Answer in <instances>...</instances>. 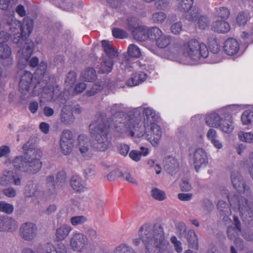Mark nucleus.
<instances>
[{"label": "nucleus", "mask_w": 253, "mask_h": 253, "mask_svg": "<svg viewBox=\"0 0 253 253\" xmlns=\"http://www.w3.org/2000/svg\"><path fill=\"white\" fill-rule=\"evenodd\" d=\"M138 233L139 238L133 239L132 243L136 247L141 241L146 253H173L160 223L153 225L144 224L140 227Z\"/></svg>", "instance_id": "f257e3e1"}, {"label": "nucleus", "mask_w": 253, "mask_h": 253, "mask_svg": "<svg viewBox=\"0 0 253 253\" xmlns=\"http://www.w3.org/2000/svg\"><path fill=\"white\" fill-rule=\"evenodd\" d=\"M107 111L112 114L111 118L108 120L104 114L98 115L97 118L103 116L110 123V125L113 122L115 130L122 134L137 137L143 135L145 128L142 125L139 126L140 117L135 116L133 114L125 115L124 112L121 111L120 105L117 104L108 108Z\"/></svg>", "instance_id": "f03ea898"}, {"label": "nucleus", "mask_w": 253, "mask_h": 253, "mask_svg": "<svg viewBox=\"0 0 253 253\" xmlns=\"http://www.w3.org/2000/svg\"><path fill=\"white\" fill-rule=\"evenodd\" d=\"M4 19V22L9 26V30L14 36L13 42L23 50L25 48L27 58L29 57L33 51L34 42L28 38L31 33L33 28V22L31 19H25L22 24L19 21L14 19L13 11L6 12Z\"/></svg>", "instance_id": "7ed1b4c3"}, {"label": "nucleus", "mask_w": 253, "mask_h": 253, "mask_svg": "<svg viewBox=\"0 0 253 253\" xmlns=\"http://www.w3.org/2000/svg\"><path fill=\"white\" fill-rule=\"evenodd\" d=\"M26 152L23 156L15 157L11 161L14 168L18 171L28 174H36L42 168L40 158L42 152L38 149H33L32 143L28 141L23 146Z\"/></svg>", "instance_id": "20e7f679"}, {"label": "nucleus", "mask_w": 253, "mask_h": 253, "mask_svg": "<svg viewBox=\"0 0 253 253\" xmlns=\"http://www.w3.org/2000/svg\"><path fill=\"white\" fill-rule=\"evenodd\" d=\"M89 132L93 139L92 147L100 152L106 151L111 145L109 139L110 123L103 116L97 118L89 126Z\"/></svg>", "instance_id": "39448f33"}, {"label": "nucleus", "mask_w": 253, "mask_h": 253, "mask_svg": "<svg viewBox=\"0 0 253 253\" xmlns=\"http://www.w3.org/2000/svg\"><path fill=\"white\" fill-rule=\"evenodd\" d=\"M229 203L234 211H239L243 221H253V205L243 196L231 193L227 195Z\"/></svg>", "instance_id": "423d86ee"}, {"label": "nucleus", "mask_w": 253, "mask_h": 253, "mask_svg": "<svg viewBox=\"0 0 253 253\" xmlns=\"http://www.w3.org/2000/svg\"><path fill=\"white\" fill-rule=\"evenodd\" d=\"M243 106L242 105L233 104L220 109L219 112L222 118L217 128L224 133H232L234 130L235 126L231 112L234 110H240L243 108Z\"/></svg>", "instance_id": "0eeeda50"}, {"label": "nucleus", "mask_w": 253, "mask_h": 253, "mask_svg": "<svg viewBox=\"0 0 253 253\" xmlns=\"http://www.w3.org/2000/svg\"><path fill=\"white\" fill-rule=\"evenodd\" d=\"M209 55V50L206 44L199 39L191 40V65L203 63Z\"/></svg>", "instance_id": "6e6552de"}, {"label": "nucleus", "mask_w": 253, "mask_h": 253, "mask_svg": "<svg viewBox=\"0 0 253 253\" xmlns=\"http://www.w3.org/2000/svg\"><path fill=\"white\" fill-rule=\"evenodd\" d=\"M127 28L131 31L133 38L139 41H144L148 39V29L131 19L128 20Z\"/></svg>", "instance_id": "1a4fd4ad"}, {"label": "nucleus", "mask_w": 253, "mask_h": 253, "mask_svg": "<svg viewBox=\"0 0 253 253\" xmlns=\"http://www.w3.org/2000/svg\"><path fill=\"white\" fill-rule=\"evenodd\" d=\"M75 136L69 129L64 130L60 137V149L65 155L69 154L72 151L75 142Z\"/></svg>", "instance_id": "9d476101"}, {"label": "nucleus", "mask_w": 253, "mask_h": 253, "mask_svg": "<svg viewBox=\"0 0 253 253\" xmlns=\"http://www.w3.org/2000/svg\"><path fill=\"white\" fill-rule=\"evenodd\" d=\"M142 125L145 127L144 125L141 123H139V126ZM145 128V127H144ZM150 133L145 134V130L142 136H145V138L147 139L154 146H156L158 145L159 141L161 138L162 131L161 128L159 126L156 124H151V130L149 131ZM142 137V136H141Z\"/></svg>", "instance_id": "9b49d317"}, {"label": "nucleus", "mask_w": 253, "mask_h": 253, "mask_svg": "<svg viewBox=\"0 0 253 253\" xmlns=\"http://www.w3.org/2000/svg\"><path fill=\"white\" fill-rule=\"evenodd\" d=\"M233 224L235 227H230L228 229V236L230 239L235 240V244L237 248L242 250V247H240L242 243V240L238 238L239 233L241 232L240 222L238 217L235 215L234 216Z\"/></svg>", "instance_id": "f8f14e48"}, {"label": "nucleus", "mask_w": 253, "mask_h": 253, "mask_svg": "<svg viewBox=\"0 0 253 253\" xmlns=\"http://www.w3.org/2000/svg\"><path fill=\"white\" fill-rule=\"evenodd\" d=\"M37 228L36 226L31 222H26L21 225L19 233L20 236L26 241H31L37 235Z\"/></svg>", "instance_id": "ddd939ff"}, {"label": "nucleus", "mask_w": 253, "mask_h": 253, "mask_svg": "<svg viewBox=\"0 0 253 253\" xmlns=\"http://www.w3.org/2000/svg\"><path fill=\"white\" fill-rule=\"evenodd\" d=\"M193 161L195 169L198 172L200 169L205 168L208 163L207 153L202 148L197 149L194 153Z\"/></svg>", "instance_id": "4468645a"}, {"label": "nucleus", "mask_w": 253, "mask_h": 253, "mask_svg": "<svg viewBox=\"0 0 253 253\" xmlns=\"http://www.w3.org/2000/svg\"><path fill=\"white\" fill-rule=\"evenodd\" d=\"M200 10L191 6V22H196V25L201 29H205L209 23V18L205 15H200Z\"/></svg>", "instance_id": "2eb2a0df"}, {"label": "nucleus", "mask_w": 253, "mask_h": 253, "mask_svg": "<svg viewBox=\"0 0 253 253\" xmlns=\"http://www.w3.org/2000/svg\"><path fill=\"white\" fill-rule=\"evenodd\" d=\"M87 243V238L81 233H74L70 240L71 247L76 252H81Z\"/></svg>", "instance_id": "dca6fc26"}, {"label": "nucleus", "mask_w": 253, "mask_h": 253, "mask_svg": "<svg viewBox=\"0 0 253 253\" xmlns=\"http://www.w3.org/2000/svg\"><path fill=\"white\" fill-rule=\"evenodd\" d=\"M240 43L234 38H228L224 42L223 49L225 53L229 56L237 54L240 51Z\"/></svg>", "instance_id": "f3484780"}, {"label": "nucleus", "mask_w": 253, "mask_h": 253, "mask_svg": "<svg viewBox=\"0 0 253 253\" xmlns=\"http://www.w3.org/2000/svg\"><path fill=\"white\" fill-rule=\"evenodd\" d=\"M0 62L5 66H10L13 63L11 50L7 44L0 43Z\"/></svg>", "instance_id": "a211bd4d"}, {"label": "nucleus", "mask_w": 253, "mask_h": 253, "mask_svg": "<svg viewBox=\"0 0 253 253\" xmlns=\"http://www.w3.org/2000/svg\"><path fill=\"white\" fill-rule=\"evenodd\" d=\"M61 91L58 86L48 85L43 87L42 96L47 101H55L61 95Z\"/></svg>", "instance_id": "6ab92c4d"}, {"label": "nucleus", "mask_w": 253, "mask_h": 253, "mask_svg": "<svg viewBox=\"0 0 253 253\" xmlns=\"http://www.w3.org/2000/svg\"><path fill=\"white\" fill-rule=\"evenodd\" d=\"M219 110L217 112L214 111L206 114L205 121L208 126L217 128L222 118V116L220 115Z\"/></svg>", "instance_id": "aec40b11"}, {"label": "nucleus", "mask_w": 253, "mask_h": 253, "mask_svg": "<svg viewBox=\"0 0 253 253\" xmlns=\"http://www.w3.org/2000/svg\"><path fill=\"white\" fill-rule=\"evenodd\" d=\"M231 180L233 187L239 192H244L245 195V191L248 190L245 184L243 177L238 172H232L231 175Z\"/></svg>", "instance_id": "412c9836"}, {"label": "nucleus", "mask_w": 253, "mask_h": 253, "mask_svg": "<svg viewBox=\"0 0 253 253\" xmlns=\"http://www.w3.org/2000/svg\"><path fill=\"white\" fill-rule=\"evenodd\" d=\"M164 168L169 173L172 175L178 170L179 164L173 157L169 156L163 161Z\"/></svg>", "instance_id": "4be33fe9"}, {"label": "nucleus", "mask_w": 253, "mask_h": 253, "mask_svg": "<svg viewBox=\"0 0 253 253\" xmlns=\"http://www.w3.org/2000/svg\"><path fill=\"white\" fill-rule=\"evenodd\" d=\"M17 227L15 220L7 216H0V231H12Z\"/></svg>", "instance_id": "5701e85b"}, {"label": "nucleus", "mask_w": 253, "mask_h": 253, "mask_svg": "<svg viewBox=\"0 0 253 253\" xmlns=\"http://www.w3.org/2000/svg\"><path fill=\"white\" fill-rule=\"evenodd\" d=\"M32 80V74L29 72H25L21 76L19 82V89L21 91L22 93L26 94L29 91Z\"/></svg>", "instance_id": "b1692460"}, {"label": "nucleus", "mask_w": 253, "mask_h": 253, "mask_svg": "<svg viewBox=\"0 0 253 253\" xmlns=\"http://www.w3.org/2000/svg\"><path fill=\"white\" fill-rule=\"evenodd\" d=\"M217 206L220 214L223 216V220L226 223H229L231 219L229 217L231 214V211L228 204L225 201L220 200L218 201Z\"/></svg>", "instance_id": "393cba45"}, {"label": "nucleus", "mask_w": 253, "mask_h": 253, "mask_svg": "<svg viewBox=\"0 0 253 253\" xmlns=\"http://www.w3.org/2000/svg\"><path fill=\"white\" fill-rule=\"evenodd\" d=\"M211 28L217 33L225 34L230 31V25L227 21L224 20H218L213 22Z\"/></svg>", "instance_id": "a878e982"}, {"label": "nucleus", "mask_w": 253, "mask_h": 253, "mask_svg": "<svg viewBox=\"0 0 253 253\" xmlns=\"http://www.w3.org/2000/svg\"><path fill=\"white\" fill-rule=\"evenodd\" d=\"M146 77L147 75L144 72H137L131 75L126 81V84L128 86L137 85L145 81Z\"/></svg>", "instance_id": "bb28decb"}, {"label": "nucleus", "mask_w": 253, "mask_h": 253, "mask_svg": "<svg viewBox=\"0 0 253 253\" xmlns=\"http://www.w3.org/2000/svg\"><path fill=\"white\" fill-rule=\"evenodd\" d=\"M89 142L88 137L84 134H80L78 137V147L82 155L86 154L88 150Z\"/></svg>", "instance_id": "cd10ccee"}, {"label": "nucleus", "mask_w": 253, "mask_h": 253, "mask_svg": "<svg viewBox=\"0 0 253 253\" xmlns=\"http://www.w3.org/2000/svg\"><path fill=\"white\" fill-rule=\"evenodd\" d=\"M70 185L72 189L77 192H84L85 189L83 180L77 175L72 177L70 180Z\"/></svg>", "instance_id": "c85d7f7f"}, {"label": "nucleus", "mask_w": 253, "mask_h": 253, "mask_svg": "<svg viewBox=\"0 0 253 253\" xmlns=\"http://www.w3.org/2000/svg\"><path fill=\"white\" fill-rule=\"evenodd\" d=\"M113 64L114 61L112 59L104 58L101 63L97 67L98 69V72L102 74L109 73L112 71Z\"/></svg>", "instance_id": "c756f323"}, {"label": "nucleus", "mask_w": 253, "mask_h": 253, "mask_svg": "<svg viewBox=\"0 0 253 253\" xmlns=\"http://www.w3.org/2000/svg\"><path fill=\"white\" fill-rule=\"evenodd\" d=\"M71 230V226L66 224H64L58 228L55 232L57 241H59L64 240L68 236Z\"/></svg>", "instance_id": "7c9ffc66"}, {"label": "nucleus", "mask_w": 253, "mask_h": 253, "mask_svg": "<svg viewBox=\"0 0 253 253\" xmlns=\"http://www.w3.org/2000/svg\"><path fill=\"white\" fill-rule=\"evenodd\" d=\"M102 46L103 47L104 51L108 56L107 58L112 59L118 56L117 51L112 47L108 41L103 40L101 42Z\"/></svg>", "instance_id": "2f4dec72"}, {"label": "nucleus", "mask_w": 253, "mask_h": 253, "mask_svg": "<svg viewBox=\"0 0 253 253\" xmlns=\"http://www.w3.org/2000/svg\"><path fill=\"white\" fill-rule=\"evenodd\" d=\"M143 115L144 120H146L147 123L150 124H153L152 122L156 121L158 118L155 111L151 108L147 107L144 108L143 110Z\"/></svg>", "instance_id": "473e14b6"}, {"label": "nucleus", "mask_w": 253, "mask_h": 253, "mask_svg": "<svg viewBox=\"0 0 253 253\" xmlns=\"http://www.w3.org/2000/svg\"><path fill=\"white\" fill-rule=\"evenodd\" d=\"M82 78L86 82H92L96 78V71L93 68H89L83 72Z\"/></svg>", "instance_id": "72a5a7b5"}, {"label": "nucleus", "mask_w": 253, "mask_h": 253, "mask_svg": "<svg viewBox=\"0 0 253 253\" xmlns=\"http://www.w3.org/2000/svg\"><path fill=\"white\" fill-rule=\"evenodd\" d=\"M60 120L61 122L65 125L71 124L74 120L72 112L70 111H65L62 110L60 115Z\"/></svg>", "instance_id": "f704fd0d"}, {"label": "nucleus", "mask_w": 253, "mask_h": 253, "mask_svg": "<svg viewBox=\"0 0 253 253\" xmlns=\"http://www.w3.org/2000/svg\"><path fill=\"white\" fill-rule=\"evenodd\" d=\"M241 121L243 125H249L253 122V111L248 110L245 111L241 115Z\"/></svg>", "instance_id": "c9c22d12"}, {"label": "nucleus", "mask_w": 253, "mask_h": 253, "mask_svg": "<svg viewBox=\"0 0 253 253\" xmlns=\"http://www.w3.org/2000/svg\"><path fill=\"white\" fill-rule=\"evenodd\" d=\"M239 139L247 143H253V133L252 132H245L240 131L238 133Z\"/></svg>", "instance_id": "e433bc0d"}, {"label": "nucleus", "mask_w": 253, "mask_h": 253, "mask_svg": "<svg viewBox=\"0 0 253 253\" xmlns=\"http://www.w3.org/2000/svg\"><path fill=\"white\" fill-rule=\"evenodd\" d=\"M114 253H136V252L127 244L122 243L115 248Z\"/></svg>", "instance_id": "4c0bfd02"}, {"label": "nucleus", "mask_w": 253, "mask_h": 253, "mask_svg": "<svg viewBox=\"0 0 253 253\" xmlns=\"http://www.w3.org/2000/svg\"><path fill=\"white\" fill-rule=\"evenodd\" d=\"M208 46L211 51L214 54L217 53L220 49L219 42L214 38H210L209 39Z\"/></svg>", "instance_id": "58836bf2"}, {"label": "nucleus", "mask_w": 253, "mask_h": 253, "mask_svg": "<svg viewBox=\"0 0 253 253\" xmlns=\"http://www.w3.org/2000/svg\"><path fill=\"white\" fill-rule=\"evenodd\" d=\"M162 34L163 33L160 29L156 27L148 30V39L150 40L156 41Z\"/></svg>", "instance_id": "ea45409f"}, {"label": "nucleus", "mask_w": 253, "mask_h": 253, "mask_svg": "<svg viewBox=\"0 0 253 253\" xmlns=\"http://www.w3.org/2000/svg\"><path fill=\"white\" fill-rule=\"evenodd\" d=\"M156 42L157 46L160 48H165L170 42V36L163 34L156 41Z\"/></svg>", "instance_id": "a19ab883"}, {"label": "nucleus", "mask_w": 253, "mask_h": 253, "mask_svg": "<svg viewBox=\"0 0 253 253\" xmlns=\"http://www.w3.org/2000/svg\"><path fill=\"white\" fill-rule=\"evenodd\" d=\"M128 55H126V56L130 57H135L137 58L140 56V51L139 48L134 44H130L127 49Z\"/></svg>", "instance_id": "79ce46f5"}, {"label": "nucleus", "mask_w": 253, "mask_h": 253, "mask_svg": "<svg viewBox=\"0 0 253 253\" xmlns=\"http://www.w3.org/2000/svg\"><path fill=\"white\" fill-rule=\"evenodd\" d=\"M151 195L154 199L158 201H163L166 198L165 192L157 188L152 189Z\"/></svg>", "instance_id": "37998d69"}, {"label": "nucleus", "mask_w": 253, "mask_h": 253, "mask_svg": "<svg viewBox=\"0 0 253 253\" xmlns=\"http://www.w3.org/2000/svg\"><path fill=\"white\" fill-rule=\"evenodd\" d=\"M216 13L218 17L226 19L230 16V11L226 7H219L215 8Z\"/></svg>", "instance_id": "c03bdc74"}, {"label": "nucleus", "mask_w": 253, "mask_h": 253, "mask_svg": "<svg viewBox=\"0 0 253 253\" xmlns=\"http://www.w3.org/2000/svg\"><path fill=\"white\" fill-rule=\"evenodd\" d=\"M37 193V186L33 182L29 183L25 189V193L27 197H32Z\"/></svg>", "instance_id": "a18cd8bd"}, {"label": "nucleus", "mask_w": 253, "mask_h": 253, "mask_svg": "<svg viewBox=\"0 0 253 253\" xmlns=\"http://www.w3.org/2000/svg\"><path fill=\"white\" fill-rule=\"evenodd\" d=\"M84 232L86 237L92 241L95 240L97 238L98 235L95 229L91 227H84Z\"/></svg>", "instance_id": "49530a36"}, {"label": "nucleus", "mask_w": 253, "mask_h": 253, "mask_svg": "<svg viewBox=\"0 0 253 253\" xmlns=\"http://www.w3.org/2000/svg\"><path fill=\"white\" fill-rule=\"evenodd\" d=\"M12 171H4L2 175L0 177V184L5 186L11 182L10 178L12 176Z\"/></svg>", "instance_id": "de8ad7c7"}, {"label": "nucleus", "mask_w": 253, "mask_h": 253, "mask_svg": "<svg viewBox=\"0 0 253 253\" xmlns=\"http://www.w3.org/2000/svg\"><path fill=\"white\" fill-rule=\"evenodd\" d=\"M13 210L14 208L12 205L3 201L0 202V211L10 214L13 212Z\"/></svg>", "instance_id": "09e8293b"}, {"label": "nucleus", "mask_w": 253, "mask_h": 253, "mask_svg": "<svg viewBox=\"0 0 253 253\" xmlns=\"http://www.w3.org/2000/svg\"><path fill=\"white\" fill-rule=\"evenodd\" d=\"M191 248L193 249L192 252H196L198 249V238L194 231L191 230Z\"/></svg>", "instance_id": "8fccbe9b"}, {"label": "nucleus", "mask_w": 253, "mask_h": 253, "mask_svg": "<svg viewBox=\"0 0 253 253\" xmlns=\"http://www.w3.org/2000/svg\"><path fill=\"white\" fill-rule=\"evenodd\" d=\"M130 58L129 57L125 56L120 65L122 70H128L131 71L132 66L131 65Z\"/></svg>", "instance_id": "3c124183"}, {"label": "nucleus", "mask_w": 253, "mask_h": 253, "mask_svg": "<svg viewBox=\"0 0 253 253\" xmlns=\"http://www.w3.org/2000/svg\"><path fill=\"white\" fill-rule=\"evenodd\" d=\"M248 20V15L244 12H240L237 16L236 22L239 26L245 25Z\"/></svg>", "instance_id": "603ef678"}, {"label": "nucleus", "mask_w": 253, "mask_h": 253, "mask_svg": "<svg viewBox=\"0 0 253 253\" xmlns=\"http://www.w3.org/2000/svg\"><path fill=\"white\" fill-rule=\"evenodd\" d=\"M166 14L162 12L154 13L152 15V19L155 22L162 23L166 18Z\"/></svg>", "instance_id": "864d4df0"}, {"label": "nucleus", "mask_w": 253, "mask_h": 253, "mask_svg": "<svg viewBox=\"0 0 253 253\" xmlns=\"http://www.w3.org/2000/svg\"><path fill=\"white\" fill-rule=\"evenodd\" d=\"M86 217L83 215L73 216L71 218V222L74 226L84 223L86 221Z\"/></svg>", "instance_id": "5fc2aeb1"}, {"label": "nucleus", "mask_w": 253, "mask_h": 253, "mask_svg": "<svg viewBox=\"0 0 253 253\" xmlns=\"http://www.w3.org/2000/svg\"><path fill=\"white\" fill-rule=\"evenodd\" d=\"M113 36L116 38L124 39L127 36V34L124 30L119 28H114L112 30Z\"/></svg>", "instance_id": "6e6d98bb"}, {"label": "nucleus", "mask_w": 253, "mask_h": 253, "mask_svg": "<svg viewBox=\"0 0 253 253\" xmlns=\"http://www.w3.org/2000/svg\"><path fill=\"white\" fill-rule=\"evenodd\" d=\"M122 171L118 169H115L111 171L107 176V178L110 181H115L118 177H121Z\"/></svg>", "instance_id": "4d7b16f0"}, {"label": "nucleus", "mask_w": 253, "mask_h": 253, "mask_svg": "<svg viewBox=\"0 0 253 253\" xmlns=\"http://www.w3.org/2000/svg\"><path fill=\"white\" fill-rule=\"evenodd\" d=\"M121 178H123L130 183L137 185L136 180L131 176L130 172L127 170H125L124 171H122Z\"/></svg>", "instance_id": "13d9d810"}, {"label": "nucleus", "mask_w": 253, "mask_h": 253, "mask_svg": "<svg viewBox=\"0 0 253 253\" xmlns=\"http://www.w3.org/2000/svg\"><path fill=\"white\" fill-rule=\"evenodd\" d=\"M101 88L100 85L97 84H93L90 88L87 89L86 91V95L88 96H91L97 93L101 90Z\"/></svg>", "instance_id": "bf43d9fd"}, {"label": "nucleus", "mask_w": 253, "mask_h": 253, "mask_svg": "<svg viewBox=\"0 0 253 253\" xmlns=\"http://www.w3.org/2000/svg\"><path fill=\"white\" fill-rule=\"evenodd\" d=\"M241 38L249 43L253 42V29L244 31L241 36Z\"/></svg>", "instance_id": "052dcab7"}, {"label": "nucleus", "mask_w": 253, "mask_h": 253, "mask_svg": "<svg viewBox=\"0 0 253 253\" xmlns=\"http://www.w3.org/2000/svg\"><path fill=\"white\" fill-rule=\"evenodd\" d=\"M46 184L51 193H54L55 191V184L54 177L52 176H47L46 178Z\"/></svg>", "instance_id": "680f3d73"}, {"label": "nucleus", "mask_w": 253, "mask_h": 253, "mask_svg": "<svg viewBox=\"0 0 253 253\" xmlns=\"http://www.w3.org/2000/svg\"><path fill=\"white\" fill-rule=\"evenodd\" d=\"M170 241L173 244L174 249L178 253L182 252V248L181 244L180 241L177 240L175 236H172L170 238Z\"/></svg>", "instance_id": "e2e57ef3"}, {"label": "nucleus", "mask_w": 253, "mask_h": 253, "mask_svg": "<svg viewBox=\"0 0 253 253\" xmlns=\"http://www.w3.org/2000/svg\"><path fill=\"white\" fill-rule=\"evenodd\" d=\"M178 8L181 11L184 12H188L190 10V3L189 0H181Z\"/></svg>", "instance_id": "0e129e2a"}, {"label": "nucleus", "mask_w": 253, "mask_h": 253, "mask_svg": "<svg viewBox=\"0 0 253 253\" xmlns=\"http://www.w3.org/2000/svg\"><path fill=\"white\" fill-rule=\"evenodd\" d=\"M206 136L208 140L211 142L218 137V133L215 129L213 128H210L207 131Z\"/></svg>", "instance_id": "69168bd1"}, {"label": "nucleus", "mask_w": 253, "mask_h": 253, "mask_svg": "<svg viewBox=\"0 0 253 253\" xmlns=\"http://www.w3.org/2000/svg\"><path fill=\"white\" fill-rule=\"evenodd\" d=\"M129 150V146L126 144H121L118 147L119 153L124 156H126Z\"/></svg>", "instance_id": "338daca9"}, {"label": "nucleus", "mask_w": 253, "mask_h": 253, "mask_svg": "<svg viewBox=\"0 0 253 253\" xmlns=\"http://www.w3.org/2000/svg\"><path fill=\"white\" fill-rule=\"evenodd\" d=\"M182 30V24L180 22L173 24L170 27L171 33L174 35H178Z\"/></svg>", "instance_id": "774afa93"}]
</instances>
